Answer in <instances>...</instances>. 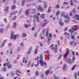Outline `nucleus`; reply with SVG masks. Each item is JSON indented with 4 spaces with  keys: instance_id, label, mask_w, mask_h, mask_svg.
I'll return each mask as SVG.
<instances>
[{
    "instance_id": "9d476101",
    "label": "nucleus",
    "mask_w": 79,
    "mask_h": 79,
    "mask_svg": "<svg viewBox=\"0 0 79 79\" xmlns=\"http://www.w3.org/2000/svg\"><path fill=\"white\" fill-rule=\"evenodd\" d=\"M38 10V11H40L41 12H42V11H44L42 7L40 6H39Z\"/></svg>"
},
{
    "instance_id": "6ab92c4d",
    "label": "nucleus",
    "mask_w": 79,
    "mask_h": 79,
    "mask_svg": "<svg viewBox=\"0 0 79 79\" xmlns=\"http://www.w3.org/2000/svg\"><path fill=\"white\" fill-rule=\"evenodd\" d=\"M5 29L3 28H1L0 29V32L1 33H3Z\"/></svg>"
},
{
    "instance_id": "4be33fe9",
    "label": "nucleus",
    "mask_w": 79,
    "mask_h": 79,
    "mask_svg": "<svg viewBox=\"0 0 79 79\" xmlns=\"http://www.w3.org/2000/svg\"><path fill=\"white\" fill-rule=\"evenodd\" d=\"M10 76H12V77H13V76H15V73H14L13 72H11L10 73Z\"/></svg>"
},
{
    "instance_id": "f03ea898",
    "label": "nucleus",
    "mask_w": 79,
    "mask_h": 79,
    "mask_svg": "<svg viewBox=\"0 0 79 79\" xmlns=\"http://www.w3.org/2000/svg\"><path fill=\"white\" fill-rule=\"evenodd\" d=\"M65 14V13H64V12H63L61 14V16H64V18H65V19H67V20H65V23H68V22L69 21V17H68V15L64 16Z\"/></svg>"
},
{
    "instance_id": "864d4df0",
    "label": "nucleus",
    "mask_w": 79,
    "mask_h": 79,
    "mask_svg": "<svg viewBox=\"0 0 79 79\" xmlns=\"http://www.w3.org/2000/svg\"><path fill=\"white\" fill-rule=\"evenodd\" d=\"M39 44L40 45L41 47H42L43 46V45L42 44V43H41V42H40L39 43Z\"/></svg>"
},
{
    "instance_id": "412c9836",
    "label": "nucleus",
    "mask_w": 79,
    "mask_h": 79,
    "mask_svg": "<svg viewBox=\"0 0 79 79\" xmlns=\"http://www.w3.org/2000/svg\"><path fill=\"white\" fill-rule=\"evenodd\" d=\"M16 8V6L15 5H13L11 6V9L12 10H15Z\"/></svg>"
},
{
    "instance_id": "c03bdc74",
    "label": "nucleus",
    "mask_w": 79,
    "mask_h": 79,
    "mask_svg": "<svg viewBox=\"0 0 79 79\" xmlns=\"http://www.w3.org/2000/svg\"><path fill=\"white\" fill-rule=\"evenodd\" d=\"M44 7L45 8H46L47 7V4L44 3Z\"/></svg>"
},
{
    "instance_id": "473e14b6",
    "label": "nucleus",
    "mask_w": 79,
    "mask_h": 79,
    "mask_svg": "<svg viewBox=\"0 0 79 79\" xmlns=\"http://www.w3.org/2000/svg\"><path fill=\"white\" fill-rule=\"evenodd\" d=\"M16 19V16H15L11 19V21H14V20H15Z\"/></svg>"
},
{
    "instance_id": "8fccbe9b",
    "label": "nucleus",
    "mask_w": 79,
    "mask_h": 79,
    "mask_svg": "<svg viewBox=\"0 0 79 79\" xmlns=\"http://www.w3.org/2000/svg\"><path fill=\"white\" fill-rule=\"evenodd\" d=\"M62 56V55H60L59 57L58 58V60H60V59H61V56Z\"/></svg>"
},
{
    "instance_id": "a211bd4d",
    "label": "nucleus",
    "mask_w": 79,
    "mask_h": 79,
    "mask_svg": "<svg viewBox=\"0 0 79 79\" xmlns=\"http://www.w3.org/2000/svg\"><path fill=\"white\" fill-rule=\"evenodd\" d=\"M39 75V71H36L35 72V76H38Z\"/></svg>"
},
{
    "instance_id": "a18cd8bd",
    "label": "nucleus",
    "mask_w": 79,
    "mask_h": 79,
    "mask_svg": "<svg viewBox=\"0 0 79 79\" xmlns=\"http://www.w3.org/2000/svg\"><path fill=\"white\" fill-rule=\"evenodd\" d=\"M63 3L64 4H65V5H68V4H69V2H64Z\"/></svg>"
},
{
    "instance_id": "bf43d9fd",
    "label": "nucleus",
    "mask_w": 79,
    "mask_h": 79,
    "mask_svg": "<svg viewBox=\"0 0 79 79\" xmlns=\"http://www.w3.org/2000/svg\"><path fill=\"white\" fill-rule=\"evenodd\" d=\"M9 46L10 47H11V46H12L11 44L10 43H9Z\"/></svg>"
},
{
    "instance_id": "338daca9",
    "label": "nucleus",
    "mask_w": 79,
    "mask_h": 79,
    "mask_svg": "<svg viewBox=\"0 0 79 79\" xmlns=\"http://www.w3.org/2000/svg\"><path fill=\"white\" fill-rule=\"evenodd\" d=\"M5 44V43L3 42L2 44V46H3Z\"/></svg>"
},
{
    "instance_id": "7c9ffc66",
    "label": "nucleus",
    "mask_w": 79,
    "mask_h": 79,
    "mask_svg": "<svg viewBox=\"0 0 79 79\" xmlns=\"http://www.w3.org/2000/svg\"><path fill=\"white\" fill-rule=\"evenodd\" d=\"M59 24H60L61 26H63V24H64V23L61 22V21H59Z\"/></svg>"
},
{
    "instance_id": "0e129e2a",
    "label": "nucleus",
    "mask_w": 79,
    "mask_h": 79,
    "mask_svg": "<svg viewBox=\"0 0 79 79\" xmlns=\"http://www.w3.org/2000/svg\"><path fill=\"white\" fill-rule=\"evenodd\" d=\"M57 44L58 45H60V40H59L57 41Z\"/></svg>"
},
{
    "instance_id": "f257e3e1",
    "label": "nucleus",
    "mask_w": 79,
    "mask_h": 79,
    "mask_svg": "<svg viewBox=\"0 0 79 79\" xmlns=\"http://www.w3.org/2000/svg\"><path fill=\"white\" fill-rule=\"evenodd\" d=\"M79 28L78 26L77 25H75L74 27H73L72 29H70L69 30V32L71 33V37L72 39H74L75 37H74V35H73V34L74 31H77Z\"/></svg>"
},
{
    "instance_id": "774afa93",
    "label": "nucleus",
    "mask_w": 79,
    "mask_h": 79,
    "mask_svg": "<svg viewBox=\"0 0 79 79\" xmlns=\"http://www.w3.org/2000/svg\"><path fill=\"white\" fill-rule=\"evenodd\" d=\"M0 79H4V78L3 77H0Z\"/></svg>"
},
{
    "instance_id": "423d86ee",
    "label": "nucleus",
    "mask_w": 79,
    "mask_h": 79,
    "mask_svg": "<svg viewBox=\"0 0 79 79\" xmlns=\"http://www.w3.org/2000/svg\"><path fill=\"white\" fill-rule=\"evenodd\" d=\"M39 63H40L41 66H44V65H46L47 64V63L42 60H40Z\"/></svg>"
},
{
    "instance_id": "ea45409f",
    "label": "nucleus",
    "mask_w": 79,
    "mask_h": 79,
    "mask_svg": "<svg viewBox=\"0 0 79 79\" xmlns=\"http://www.w3.org/2000/svg\"><path fill=\"white\" fill-rule=\"evenodd\" d=\"M37 62H38L37 64H35V67H36V66H39V63H40L39 61L38 60Z\"/></svg>"
},
{
    "instance_id": "393cba45",
    "label": "nucleus",
    "mask_w": 79,
    "mask_h": 79,
    "mask_svg": "<svg viewBox=\"0 0 79 79\" xmlns=\"http://www.w3.org/2000/svg\"><path fill=\"white\" fill-rule=\"evenodd\" d=\"M24 26L25 27L27 28L29 27V26H31V25L30 24V25H29L28 24H24Z\"/></svg>"
},
{
    "instance_id": "7ed1b4c3",
    "label": "nucleus",
    "mask_w": 79,
    "mask_h": 79,
    "mask_svg": "<svg viewBox=\"0 0 79 79\" xmlns=\"http://www.w3.org/2000/svg\"><path fill=\"white\" fill-rule=\"evenodd\" d=\"M65 61L66 62V63H68L70 64H71L73 63V61H72V60H71L70 58H69L65 59Z\"/></svg>"
},
{
    "instance_id": "de8ad7c7",
    "label": "nucleus",
    "mask_w": 79,
    "mask_h": 79,
    "mask_svg": "<svg viewBox=\"0 0 79 79\" xmlns=\"http://www.w3.org/2000/svg\"><path fill=\"white\" fill-rule=\"evenodd\" d=\"M37 49H38L37 48L35 51V54H37Z\"/></svg>"
},
{
    "instance_id": "cd10ccee",
    "label": "nucleus",
    "mask_w": 79,
    "mask_h": 79,
    "mask_svg": "<svg viewBox=\"0 0 79 79\" xmlns=\"http://www.w3.org/2000/svg\"><path fill=\"white\" fill-rule=\"evenodd\" d=\"M50 72V70H48L45 72L46 73V76H47L48 75V74L49 73V72Z\"/></svg>"
},
{
    "instance_id": "20e7f679",
    "label": "nucleus",
    "mask_w": 79,
    "mask_h": 79,
    "mask_svg": "<svg viewBox=\"0 0 79 79\" xmlns=\"http://www.w3.org/2000/svg\"><path fill=\"white\" fill-rule=\"evenodd\" d=\"M48 32L47 31L46 34V35L47 36L48 39V40H51V39L52 37V34L51 33H49L48 35Z\"/></svg>"
},
{
    "instance_id": "4d7b16f0",
    "label": "nucleus",
    "mask_w": 79,
    "mask_h": 79,
    "mask_svg": "<svg viewBox=\"0 0 79 79\" xmlns=\"http://www.w3.org/2000/svg\"><path fill=\"white\" fill-rule=\"evenodd\" d=\"M10 55H12V54H13V51H12V50H10Z\"/></svg>"
},
{
    "instance_id": "72a5a7b5",
    "label": "nucleus",
    "mask_w": 79,
    "mask_h": 79,
    "mask_svg": "<svg viewBox=\"0 0 79 79\" xmlns=\"http://www.w3.org/2000/svg\"><path fill=\"white\" fill-rule=\"evenodd\" d=\"M46 53H48V59L49 60V56H50V54H49V51H47L46 52Z\"/></svg>"
},
{
    "instance_id": "39448f33",
    "label": "nucleus",
    "mask_w": 79,
    "mask_h": 79,
    "mask_svg": "<svg viewBox=\"0 0 79 79\" xmlns=\"http://www.w3.org/2000/svg\"><path fill=\"white\" fill-rule=\"evenodd\" d=\"M11 39H16V38L19 36V35H13V33H11Z\"/></svg>"
},
{
    "instance_id": "c756f323",
    "label": "nucleus",
    "mask_w": 79,
    "mask_h": 79,
    "mask_svg": "<svg viewBox=\"0 0 79 79\" xmlns=\"http://www.w3.org/2000/svg\"><path fill=\"white\" fill-rule=\"evenodd\" d=\"M60 10H58L56 12V16H58L59 14H60Z\"/></svg>"
},
{
    "instance_id": "2eb2a0df",
    "label": "nucleus",
    "mask_w": 79,
    "mask_h": 79,
    "mask_svg": "<svg viewBox=\"0 0 79 79\" xmlns=\"http://www.w3.org/2000/svg\"><path fill=\"white\" fill-rule=\"evenodd\" d=\"M23 63H27V60H26L25 57H23Z\"/></svg>"
},
{
    "instance_id": "6e6552de",
    "label": "nucleus",
    "mask_w": 79,
    "mask_h": 79,
    "mask_svg": "<svg viewBox=\"0 0 79 79\" xmlns=\"http://www.w3.org/2000/svg\"><path fill=\"white\" fill-rule=\"evenodd\" d=\"M63 71H67V67H68L67 65L65 64H64L63 65Z\"/></svg>"
},
{
    "instance_id": "4468645a",
    "label": "nucleus",
    "mask_w": 79,
    "mask_h": 79,
    "mask_svg": "<svg viewBox=\"0 0 79 79\" xmlns=\"http://www.w3.org/2000/svg\"><path fill=\"white\" fill-rule=\"evenodd\" d=\"M18 25V24H17V23L15 22L13 23V27L14 28H16V26Z\"/></svg>"
},
{
    "instance_id": "58836bf2",
    "label": "nucleus",
    "mask_w": 79,
    "mask_h": 79,
    "mask_svg": "<svg viewBox=\"0 0 79 79\" xmlns=\"http://www.w3.org/2000/svg\"><path fill=\"white\" fill-rule=\"evenodd\" d=\"M56 8H57L58 9L59 8H60V5H59V4L56 5Z\"/></svg>"
},
{
    "instance_id": "5701e85b",
    "label": "nucleus",
    "mask_w": 79,
    "mask_h": 79,
    "mask_svg": "<svg viewBox=\"0 0 79 79\" xmlns=\"http://www.w3.org/2000/svg\"><path fill=\"white\" fill-rule=\"evenodd\" d=\"M18 13V11H14L13 13L10 14V15H15V14H16Z\"/></svg>"
},
{
    "instance_id": "37998d69",
    "label": "nucleus",
    "mask_w": 79,
    "mask_h": 79,
    "mask_svg": "<svg viewBox=\"0 0 79 79\" xmlns=\"http://www.w3.org/2000/svg\"><path fill=\"white\" fill-rule=\"evenodd\" d=\"M34 62H33V63L31 64V66H30V68H31V67H33L35 65Z\"/></svg>"
},
{
    "instance_id": "f704fd0d",
    "label": "nucleus",
    "mask_w": 79,
    "mask_h": 79,
    "mask_svg": "<svg viewBox=\"0 0 79 79\" xmlns=\"http://www.w3.org/2000/svg\"><path fill=\"white\" fill-rule=\"evenodd\" d=\"M8 64H9V62H8L4 64L3 66H6V65H8Z\"/></svg>"
},
{
    "instance_id": "f3484780",
    "label": "nucleus",
    "mask_w": 79,
    "mask_h": 79,
    "mask_svg": "<svg viewBox=\"0 0 79 79\" xmlns=\"http://www.w3.org/2000/svg\"><path fill=\"white\" fill-rule=\"evenodd\" d=\"M10 62H9V64H7V68H8V69H10V68H12V65L11 64H10L9 63H10Z\"/></svg>"
},
{
    "instance_id": "a878e982",
    "label": "nucleus",
    "mask_w": 79,
    "mask_h": 79,
    "mask_svg": "<svg viewBox=\"0 0 79 79\" xmlns=\"http://www.w3.org/2000/svg\"><path fill=\"white\" fill-rule=\"evenodd\" d=\"M9 6L6 7L5 9V11H8V10H9Z\"/></svg>"
},
{
    "instance_id": "e433bc0d",
    "label": "nucleus",
    "mask_w": 79,
    "mask_h": 79,
    "mask_svg": "<svg viewBox=\"0 0 79 79\" xmlns=\"http://www.w3.org/2000/svg\"><path fill=\"white\" fill-rule=\"evenodd\" d=\"M74 16L75 18H78V17H79V15L77 14H76L75 15V16Z\"/></svg>"
},
{
    "instance_id": "f8f14e48",
    "label": "nucleus",
    "mask_w": 79,
    "mask_h": 79,
    "mask_svg": "<svg viewBox=\"0 0 79 79\" xmlns=\"http://www.w3.org/2000/svg\"><path fill=\"white\" fill-rule=\"evenodd\" d=\"M32 49V47H30L29 49L28 50V52H27V54L29 55L31 53V52Z\"/></svg>"
},
{
    "instance_id": "680f3d73",
    "label": "nucleus",
    "mask_w": 79,
    "mask_h": 79,
    "mask_svg": "<svg viewBox=\"0 0 79 79\" xmlns=\"http://www.w3.org/2000/svg\"><path fill=\"white\" fill-rule=\"evenodd\" d=\"M7 41V40H4L3 42L5 44V43H6V42Z\"/></svg>"
},
{
    "instance_id": "69168bd1",
    "label": "nucleus",
    "mask_w": 79,
    "mask_h": 79,
    "mask_svg": "<svg viewBox=\"0 0 79 79\" xmlns=\"http://www.w3.org/2000/svg\"><path fill=\"white\" fill-rule=\"evenodd\" d=\"M16 75H17V76H18L19 77L20 76L19 74L17 73H16Z\"/></svg>"
},
{
    "instance_id": "49530a36",
    "label": "nucleus",
    "mask_w": 79,
    "mask_h": 79,
    "mask_svg": "<svg viewBox=\"0 0 79 79\" xmlns=\"http://www.w3.org/2000/svg\"><path fill=\"white\" fill-rule=\"evenodd\" d=\"M76 67V65H74L72 68V69L73 70L74 69V68H75V67Z\"/></svg>"
},
{
    "instance_id": "1a4fd4ad",
    "label": "nucleus",
    "mask_w": 79,
    "mask_h": 79,
    "mask_svg": "<svg viewBox=\"0 0 79 79\" xmlns=\"http://www.w3.org/2000/svg\"><path fill=\"white\" fill-rule=\"evenodd\" d=\"M52 50H54V53H57V45L56 44L55 45V48H52Z\"/></svg>"
},
{
    "instance_id": "a19ab883",
    "label": "nucleus",
    "mask_w": 79,
    "mask_h": 79,
    "mask_svg": "<svg viewBox=\"0 0 79 79\" xmlns=\"http://www.w3.org/2000/svg\"><path fill=\"white\" fill-rule=\"evenodd\" d=\"M2 70V71H4L5 72L6 71V68H5V67H4Z\"/></svg>"
},
{
    "instance_id": "c85d7f7f",
    "label": "nucleus",
    "mask_w": 79,
    "mask_h": 79,
    "mask_svg": "<svg viewBox=\"0 0 79 79\" xmlns=\"http://www.w3.org/2000/svg\"><path fill=\"white\" fill-rule=\"evenodd\" d=\"M54 79H59V77H57V76H56V75H54Z\"/></svg>"
},
{
    "instance_id": "dca6fc26",
    "label": "nucleus",
    "mask_w": 79,
    "mask_h": 79,
    "mask_svg": "<svg viewBox=\"0 0 79 79\" xmlns=\"http://www.w3.org/2000/svg\"><path fill=\"white\" fill-rule=\"evenodd\" d=\"M31 13H35L36 12L35 9H31Z\"/></svg>"
},
{
    "instance_id": "bb28decb",
    "label": "nucleus",
    "mask_w": 79,
    "mask_h": 79,
    "mask_svg": "<svg viewBox=\"0 0 79 79\" xmlns=\"http://www.w3.org/2000/svg\"><path fill=\"white\" fill-rule=\"evenodd\" d=\"M51 8H52V7H49V9H48V10L47 11V13H50V12H51V10H50V9H51Z\"/></svg>"
},
{
    "instance_id": "ddd939ff",
    "label": "nucleus",
    "mask_w": 79,
    "mask_h": 79,
    "mask_svg": "<svg viewBox=\"0 0 79 79\" xmlns=\"http://www.w3.org/2000/svg\"><path fill=\"white\" fill-rule=\"evenodd\" d=\"M31 11V9H29L26 10L25 12V15L26 16H28L29 15V11Z\"/></svg>"
},
{
    "instance_id": "4c0bfd02",
    "label": "nucleus",
    "mask_w": 79,
    "mask_h": 79,
    "mask_svg": "<svg viewBox=\"0 0 79 79\" xmlns=\"http://www.w3.org/2000/svg\"><path fill=\"white\" fill-rule=\"evenodd\" d=\"M24 46V43H21L20 44V46L21 47H23Z\"/></svg>"
},
{
    "instance_id": "c9c22d12",
    "label": "nucleus",
    "mask_w": 79,
    "mask_h": 79,
    "mask_svg": "<svg viewBox=\"0 0 79 79\" xmlns=\"http://www.w3.org/2000/svg\"><path fill=\"white\" fill-rule=\"evenodd\" d=\"M19 73V74H21V72L19 71V70L17 69L16 71V73Z\"/></svg>"
},
{
    "instance_id": "13d9d810",
    "label": "nucleus",
    "mask_w": 79,
    "mask_h": 79,
    "mask_svg": "<svg viewBox=\"0 0 79 79\" xmlns=\"http://www.w3.org/2000/svg\"><path fill=\"white\" fill-rule=\"evenodd\" d=\"M54 46V45L53 44H52L50 46V48H52V47H53V46Z\"/></svg>"
},
{
    "instance_id": "6e6d98bb",
    "label": "nucleus",
    "mask_w": 79,
    "mask_h": 79,
    "mask_svg": "<svg viewBox=\"0 0 79 79\" xmlns=\"http://www.w3.org/2000/svg\"><path fill=\"white\" fill-rule=\"evenodd\" d=\"M42 32L43 33H45V29H43Z\"/></svg>"
},
{
    "instance_id": "2f4dec72",
    "label": "nucleus",
    "mask_w": 79,
    "mask_h": 79,
    "mask_svg": "<svg viewBox=\"0 0 79 79\" xmlns=\"http://www.w3.org/2000/svg\"><path fill=\"white\" fill-rule=\"evenodd\" d=\"M45 15V14H42L41 15V18H43V19H44L45 18V17H44V16Z\"/></svg>"
},
{
    "instance_id": "603ef678",
    "label": "nucleus",
    "mask_w": 79,
    "mask_h": 79,
    "mask_svg": "<svg viewBox=\"0 0 79 79\" xmlns=\"http://www.w3.org/2000/svg\"><path fill=\"white\" fill-rule=\"evenodd\" d=\"M7 19L6 18H5L4 19V21L6 23H7L8 22H7V20H6Z\"/></svg>"
},
{
    "instance_id": "0eeeda50",
    "label": "nucleus",
    "mask_w": 79,
    "mask_h": 79,
    "mask_svg": "<svg viewBox=\"0 0 79 79\" xmlns=\"http://www.w3.org/2000/svg\"><path fill=\"white\" fill-rule=\"evenodd\" d=\"M69 50L68 49V48H67L66 49V51L65 52L66 53L64 54V57L65 58V57H66L67 56H68L69 52Z\"/></svg>"
},
{
    "instance_id": "e2e57ef3",
    "label": "nucleus",
    "mask_w": 79,
    "mask_h": 79,
    "mask_svg": "<svg viewBox=\"0 0 79 79\" xmlns=\"http://www.w3.org/2000/svg\"><path fill=\"white\" fill-rule=\"evenodd\" d=\"M40 35H41V37H43V36H44V34H43V33H42L40 34Z\"/></svg>"
},
{
    "instance_id": "5fc2aeb1",
    "label": "nucleus",
    "mask_w": 79,
    "mask_h": 79,
    "mask_svg": "<svg viewBox=\"0 0 79 79\" xmlns=\"http://www.w3.org/2000/svg\"><path fill=\"white\" fill-rule=\"evenodd\" d=\"M72 54L73 56H75V53H74V52L73 51L72 52Z\"/></svg>"
},
{
    "instance_id": "9b49d317",
    "label": "nucleus",
    "mask_w": 79,
    "mask_h": 79,
    "mask_svg": "<svg viewBox=\"0 0 79 79\" xmlns=\"http://www.w3.org/2000/svg\"><path fill=\"white\" fill-rule=\"evenodd\" d=\"M44 24L43 25V27H45L46 26H47V24L48 23V21L47 20H44Z\"/></svg>"
},
{
    "instance_id": "09e8293b",
    "label": "nucleus",
    "mask_w": 79,
    "mask_h": 79,
    "mask_svg": "<svg viewBox=\"0 0 79 79\" xmlns=\"http://www.w3.org/2000/svg\"><path fill=\"white\" fill-rule=\"evenodd\" d=\"M73 18H74L75 19H76V20H77V21H79V18L76 19L75 17L74 16H73Z\"/></svg>"
},
{
    "instance_id": "79ce46f5",
    "label": "nucleus",
    "mask_w": 79,
    "mask_h": 79,
    "mask_svg": "<svg viewBox=\"0 0 79 79\" xmlns=\"http://www.w3.org/2000/svg\"><path fill=\"white\" fill-rule=\"evenodd\" d=\"M24 2H25V0H23L22 3V6L24 5Z\"/></svg>"
},
{
    "instance_id": "aec40b11",
    "label": "nucleus",
    "mask_w": 79,
    "mask_h": 79,
    "mask_svg": "<svg viewBox=\"0 0 79 79\" xmlns=\"http://www.w3.org/2000/svg\"><path fill=\"white\" fill-rule=\"evenodd\" d=\"M22 36L23 37H26L27 36V34H26V33H23Z\"/></svg>"
},
{
    "instance_id": "3c124183",
    "label": "nucleus",
    "mask_w": 79,
    "mask_h": 79,
    "mask_svg": "<svg viewBox=\"0 0 79 79\" xmlns=\"http://www.w3.org/2000/svg\"><path fill=\"white\" fill-rule=\"evenodd\" d=\"M40 60H42L43 59V56H42V55H41L40 56Z\"/></svg>"
},
{
    "instance_id": "b1692460",
    "label": "nucleus",
    "mask_w": 79,
    "mask_h": 79,
    "mask_svg": "<svg viewBox=\"0 0 79 79\" xmlns=\"http://www.w3.org/2000/svg\"><path fill=\"white\" fill-rule=\"evenodd\" d=\"M34 18H36V19L37 22L39 21V17H37V16L35 15V16H34Z\"/></svg>"
},
{
    "instance_id": "052dcab7",
    "label": "nucleus",
    "mask_w": 79,
    "mask_h": 79,
    "mask_svg": "<svg viewBox=\"0 0 79 79\" xmlns=\"http://www.w3.org/2000/svg\"><path fill=\"white\" fill-rule=\"evenodd\" d=\"M20 50H21V48H17V51H20Z\"/></svg>"
}]
</instances>
